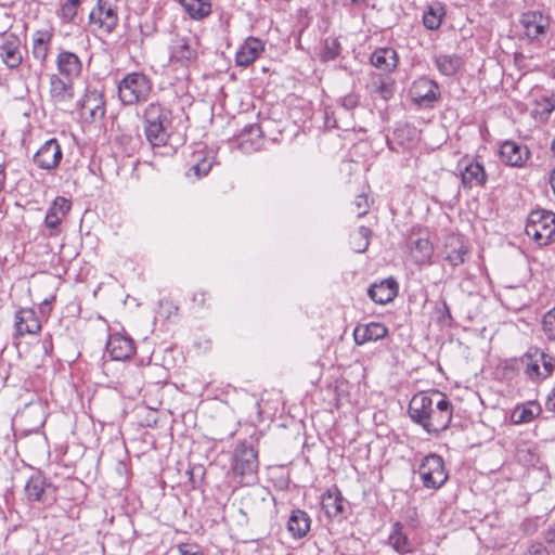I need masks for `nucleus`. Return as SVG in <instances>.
I'll list each match as a JSON object with an SVG mask.
<instances>
[{
	"mask_svg": "<svg viewBox=\"0 0 555 555\" xmlns=\"http://www.w3.org/2000/svg\"><path fill=\"white\" fill-rule=\"evenodd\" d=\"M438 70L444 76L455 75L462 66V59L456 54H440L435 57Z\"/></svg>",
	"mask_w": 555,
	"mask_h": 555,
	"instance_id": "obj_39",
	"label": "nucleus"
},
{
	"mask_svg": "<svg viewBox=\"0 0 555 555\" xmlns=\"http://www.w3.org/2000/svg\"><path fill=\"white\" fill-rule=\"evenodd\" d=\"M52 37V33L48 30H38L34 34L31 53L41 64H44L48 57Z\"/></svg>",
	"mask_w": 555,
	"mask_h": 555,
	"instance_id": "obj_33",
	"label": "nucleus"
},
{
	"mask_svg": "<svg viewBox=\"0 0 555 555\" xmlns=\"http://www.w3.org/2000/svg\"><path fill=\"white\" fill-rule=\"evenodd\" d=\"M49 92L56 103L70 101L74 96L73 79H67L61 75L52 74L50 76Z\"/></svg>",
	"mask_w": 555,
	"mask_h": 555,
	"instance_id": "obj_25",
	"label": "nucleus"
},
{
	"mask_svg": "<svg viewBox=\"0 0 555 555\" xmlns=\"http://www.w3.org/2000/svg\"><path fill=\"white\" fill-rule=\"evenodd\" d=\"M338 48H339V44L335 40H333L332 47L326 46V49H325L326 57H328V59L336 57L338 54Z\"/></svg>",
	"mask_w": 555,
	"mask_h": 555,
	"instance_id": "obj_50",
	"label": "nucleus"
},
{
	"mask_svg": "<svg viewBox=\"0 0 555 555\" xmlns=\"http://www.w3.org/2000/svg\"><path fill=\"white\" fill-rule=\"evenodd\" d=\"M179 3L192 20L201 21L211 13L210 0H179Z\"/></svg>",
	"mask_w": 555,
	"mask_h": 555,
	"instance_id": "obj_35",
	"label": "nucleus"
},
{
	"mask_svg": "<svg viewBox=\"0 0 555 555\" xmlns=\"http://www.w3.org/2000/svg\"><path fill=\"white\" fill-rule=\"evenodd\" d=\"M196 473H199L201 475L203 474V468L202 466H196V467H191L186 470V474L189 475V479L190 481L195 485V480H194V475Z\"/></svg>",
	"mask_w": 555,
	"mask_h": 555,
	"instance_id": "obj_53",
	"label": "nucleus"
},
{
	"mask_svg": "<svg viewBox=\"0 0 555 555\" xmlns=\"http://www.w3.org/2000/svg\"><path fill=\"white\" fill-rule=\"evenodd\" d=\"M38 411H41V408L40 405H30V406H27L24 411H23V415H30V414H34Z\"/></svg>",
	"mask_w": 555,
	"mask_h": 555,
	"instance_id": "obj_54",
	"label": "nucleus"
},
{
	"mask_svg": "<svg viewBox=\"0 0 555 555\" xmlns=\"http://www.w3.org/2000/svg\"><path fill=\"white\" fill-rule=\"evenodd\" d=\"M353 211L358 217H363L367 214L370 204H369V197L366 194L362 193L356 196L353 203Z\"/></svg>",
	"mask_w": 555,
	"mask_h": 555,
	"instance_id": "obj_44",
	"label": "nucleus"
},
{
	"mask_svg": "<svg viewBox=\"0 0 555 555\" xmlns=\"http://www.w3.org/2000/svg\"><path fill=\"white\" fill-rule=\"evenodd\" d=\"M359 102L360 98L354 92L348 93L340 99L341 106L348 111L356 108Z\"/></svg>",
	"mask_w": 555,
	"mask_h": 555,
	"instance_id": "obj_47",
	"label": "nucleus"
},
{
	"mask_svg": "<svg viewBox=\"0 0 555 555\" xmlns=\"http://www.w3.org/2000/svg\"><path fill=\"white\" fill-rule=\"evenodd\" d=\"M207 293L204 291H197L193 294L192 300L198 307H203L206 301Z\"/></svg>",
	"mask_w": 555,
	"mask_h": 555,
	"instance_id": "obj_49",
	"label": "nucleus"
},
{
	"mask_svg": "<svg viewBox=\"0 0 555 555\" xmlns=\"http://www.w3.org/2000/svg\"><path fill=\"white\" fill-rule=\"evenodd\" d=\"M80 5V0H66V2L61 8V17L65 22H72L78 11Z\"/></svg>",
	"mask_w": 555,
	"mask_h": 555,
	"instance_id": "obj_43",
	"label": "nucleus"
},
{
	"mask_svg": "<svg viewBox=\"0 0 555 555\" xmlns=\"http://www.w3.org/2000/svg\"><path fill=\"white\" fill-rule=\"evenodd\" d=\"M443 308H444V312H447L448 315H450V309H449L447 302H443Z\"/></svg>",
	"mask_w": 555,
	"mask_h": 555,
	"instance_id": "obj_57",
	"label": "nucleus"
},
{
	"mask_svg": "<svg viewBox=\"0 0 555 555\" xmlns=\"http://www.w3.org/2000/svg\"><path fill=\"white\" fill-rule=\"evenodd\" d=\"M372 232L369 228L361 225L357 232L351 236L352 248L357 253H363L367 249L370 244V236Z\"/></svg>",
	"mask_w": 555,
	"mask_h": 555,
	"instance_id": "obj_41",
	"label": "nucleus"
},
{
	"mask_svg": "<svg viewBox=\"0 0 555 555\" xmlns=\"http://www.w3.org/2000/svg\"><path fill=\"white\" fill-rule=\"evenodd\" d=\"M258 466V450L246 441L237 443L233 452L231 468L242 485H251L257 480Z\"/></svg>",
	"mask_w": 555,
	"mask_h": 555,
	"instance_id": "obj_3",
	"label": "nucleus"
},
{
	"mask_svg": "<svg viewBox=\"0 0 555 555\" xmlns=\"http://www.w3.org/2000/svg\"><path fill=\"white\" fill-rule=\"evenodd\" d=\"M461 178L464 188H483L487 183V173L483 166L477 160H468L461 170Z\"/></svg>",
	"mask_w": 555,
	"mask_h": 555,
	"instance_id": "obj_23",
	"label": "nucleus"
},
{
	"mask_svg": "<svg viewBox=\"0 0 555 555\" xmlns=\"http://www.w3.org/2000/svg\"><path fill=\"white\" fill-rule=\"evenodd\" d=\"M526 234L538 245L545 246L555 241V214L551 210H532L526 223Z\"/></svg>",
	"mask_w": 555,
	"mask_h": 555,
	"instance_id": "obj_4",
	"label": "nucleus"
},
{
	"mask_svg": "<svg viewBox=\"0 0 555 555\" xmlns=\"http://www.w3.org/2000/svg\"><path fill=\"white\" fill-rule=\"evenodd\" d=\"M103 93L96 89H88L80 104V114L91 121L100 120L105 115Z\"/></svg>",
	"mask_w": 555,
	"mask_h": 555,
	"instance_id": "obj_16",
	"label": "nucleus"
},
{
	"mask_svg": "<svg viewBox=\"0 0 555 555\" xmlns=\"http://www.w3.org/2000/svg\"><path fill=\"white\" fill-rule=\"evenodd\" d=\"M519 23L529 40H538L546 33L550 18L540 11H528L521 14Z\"/></svg>",
	"mask_w": 555,
	"mask_h": 555,
	"instance_id": "obj_14",
	"label": "nucleus"
},
{
	"mask_svg": "<svg viewBox=\"0 0 555 555\" xmlns=\"http://www.w3.org/2000/svg\"><path fill=\"white\" fill-rule=\"evenodd\" d=\"M72 204L65 197H56L50 206L46 218L44 225L49 231V236H57L61 233V222L70 210Z\"/></svg>",
	"mask_w": 555,
	"mask_h": 555,
	"instance_id": "obj_17",
	"label": "nucleus"
},
{
	"mask_svg": "<svg viewBox=\"0 0 555 555\" xmlns=\"http://www.w3.org/2000/svg\"><path fill=\"white\" fill-rule=\"evenodd\" d=\"M545 542L550 545H555V525H552L547 528L544 533Z\"/></svg>",
	"mask_w": 555,
	"mask_h": 555,
	"instance_id": "obj_51",
	"label": "nucleus"
},
{
	"mask_svg": "<svg viewBox=\"0 0 555 555\" xmlns=\"http://www.w3.org/2000/svg\"><path fill=\"white\" fill-rule=\"evenodd\" d=\"M552 150L555 152V137H554V140L552 142Z\"/></svg>",
	"mask_w": 555,
	"mask_h": 555,
	"instance_id": "obj_58",
	"label": "nucleus"
},
{
	"mask_svg": "<svg viewBox=\"0 0 555 555\" xmlns=\"http://www.w3.org/2000/svg\"><path fill=\"white\" fill-rule=\"evenodd\" d=\"M196 41L191 37L176 35L171 40L169 60L172 64L189 67L197 59Z\"/></svg>",
	"mask_w": 555,
	"mask_h": 555,
	"instance_id": "obj_10",
	"label": "nucleus"
},
{
	"mask_svg": "<svg viewBox=\"0 0 555 555\" xmlns=\"http://www.w3.org/2000/svg\"><path fill=\"white\" fill-rule=\"evenodd\" d=\"M398 294V283L389 278L380 283H374L367 289L369 297L376 304L385 305L393 300Z\"/></svg>",
	"mask_w": 555,
	"mask_h": 555,
	"instance_id": "obj_22",
	"label": "nucleus"
},
{
	"mask_svg": "<svg viewBox=\"0 0 555 555\" xmlns=\"http://www.w3.org/2000/svg\"><path fill=\"white\" fill-rule=\"evenodd\" d=\"M24 491L27 500L31 503L51 506L56 502L57 488L40 473L30 476Z\"/></svg>",
	"mask_w": 555,
	"mask_h": 555,
	"instance_id": "obj_7",
	"label": "nucleus"
},
{
	"mask_svg": "<svg viewBox=\"0 0 555 555\" xmlns=\"http://www.w3.org/2000/svg\"><path fill=\"white\" fill-rule=\"evenodd\" d=\"M433 392H418L414 395L409 403V415L411 420L424 427L426 415L431 409Z\"/></svg>",
	"mask_w": 555,
	"mask_h": 555,
	"instance_id": "obj_21",
	"label": "nucleus"
},
{
	"mask_svg": "<svg viewBox=\"0 0 555 555\" xmlns=\"http://www.w3.org/2000/svg\"><path fill=\"white\" fill-rule=\"evenodd\" d=\"M262 131L259 125L251 124L244 128L240 135V146L244 152L256 149L261 140Z\"/></svg>",
	"mask_w": 555,
	"mask_h": 555,
	"instance_id": "obj_38",
	"label": "nucleus"
},
{
	"mask_svg": "<svg viewBox=\"0 0 555 555\" xmlns=\"http://www.w3.org/2000/svg\"><path fill=\"white\" fill-rule=\"evenodd\" d=\"M372 92L388 101L395 94V82L390 78L384 79L379 77L376 81L372 82Z\"/></svg>",
	"mask_w": 555,
	"mask_h": 555,
	"instance_id": "obj_40",
	"label": "nucleus"
},
{
	"mask_svg": "<svg viewBox=\"0 0 555 555\" xmlns=\"http://www.w3.org/2000/svg\"><path fill=\"white\" fill-rule=\"evenodd\" d=\"M453 416V410L450 400L446 395L434 391L430 412L426 415L424 429L428 434H438L446 430Z\"/></svg>",
	"mask_w": 555,
	"mask_h": 555,
	"instance_id": "obj_5",
	"label": "nucleus"
},
{
	"mask_svg": "<svg viewBox=\"0 0 555 555\" xmlns=\"http://www.w3.org/2000/svg\"><path fill=\"white\" fill-rule=\"evenodd\" d=\"M446 15L442 3L434 2L429 4L423 14V24L429 30H436L440 27Z\"/></svg>",
	"mask_w": 555,
	"mask_h": 555,
	"instance_id": "obj_37",
	"label": "nucleus"
},
{
	"mask_svg": "<svg viewBox=\"0 0 555 555\" xmlns=\"http://www.w3.org/2000/svg\"><path fill=\"white\" fill-rule=\"evenodd\" d=\"M541 324L547 339L555 340V307L543 315Z\"/></svg>",
	"mask_w": 555,
	"mask_h": 555,
	"instance_id": "obj_42",
	"label": "nucleus"
},
{
	"mask_svg": "<svg viewBox=\"0 0 555 555\" xmlns=\"http://www.w3.org/2000/svg\"><path fill=\"white\" fill-rule=\"evenodd\" d=\"M418 475L423 486L428 489H439L448 480L444 462L437 454H429L422 460L418 466Z\"/></svg>",
	"mask_w": 555,
	"mask_h": 555,
	"instance_id": "obj_8",
	"label": "nucleus"
},
{
	"mask_svg": "<svg viewBox=\"0 0 555 555\" xmlns=\"http://www.w3.org/2000/svg\"><path fill=\"white\" fill-rule=\"evenodd\" d=\"M538 105L542 107L539 113L548 117L555 109V93L553 92L550 96H544L542 102H539Z\"/></svg>",
	"mask_w": 555,
	"mask_h": 555,
	"instance_id": "obj_45",
	"label": "nucleus"
},
{
	"mask_svg": "<svg viewBox=\"0 0 555 555\" xmlns=\"http://www.w3.org/2000/svg\"><path fill=\"white\" fill-rule=\"evenodd\" d=\"M529 155L530 152L527 146L514 141H505L500 147L502 162L511 167H522Z\"/></svg>",
	"mask_w": 555,
	"mask_h": 555,
	"instance_id": "obj_19",
	"label": "nucleus"
},
{
	"mask_svg": "<svg viewBox=\"0 0 555 555\" xmlns=\"http://www.w3.org/2000/svg\"><path fill=\"white\" fill-rule=\"evenodd\" d=\"M56 67L59 75L74 80L82 70V62L76 53L61 50L56 56Z\"/></svg>",
	"mask_w": 555,
	"mask_h": 555,
	"instance_id": "obj_20",
	"label": "nucleus"
},
{
	"mask_svg": "<svg viewBox=\"0 0 555 555\" xmlns=\"http://www.w3.org/2000/svg\"><path fill=\"white\" fill-rule=\"evenodd\" d=\"M144 135L153 147L167 145L172 127V111L158 101L149 103L142 111Z\"/></svg>",
	"mask_w": 555,
	"mask_h": 555,
	"instance_id": "obj_1",
	"label": "nucleus"
},
{
	"mask_svg": "<svg viewBox=\"0 0 555 555\" xmlns=\"http://www.w3.org/2000/svg\"><path fill=\"white\" fill-rule=\"evenodd\" d=\"M106 350L113 360L125 361L134 354V341L128 336L113 334L108 337Z\"/></svg>",
	"mask_w": 555,
	"mask_h": 555,
	"instance_id": "obj_18",
	"label": "nucleus"
},
{
	"mask_svg": "<svg viewBox=\"0 0 555 555\" xmlns=\"http://www.w3.org/2000/svg\"><path fill=\"white\" fill-rule=\"evenodd\" d=\"M325 125L327 127H333V128L337 127L336 120L335 119L332 120V117L330 116V112L327 109L325 111Z\"/></svg>",
	"mask_w": 555,
	"mask_h": 555,
	"instance_id": "obj_55",
	"label": "nucleus"
},
{
	"mask_svg": "<svg viewBox=\"0 0 555 555\" xmlns=\"http://www.w3.org/2000/svg\"><path fill=\"white\" fill-rule=\"evenodd\" d=\"M411 100L421 107H433L440 98L439 85L427 77L414 80L409 89Z\"/></svg>",
	"mask_w": 555,
	"mask_h": 555,
	"instance_id": "obj_9",
	"label": "nucleus"
},
{
	"mask_svg": "<svg viewBox=\"0 0 555 555\" xmlns=\"http://www.w3.org/2000/svg\"><path fill=\"white\" fill-rule=\"evenodd\" d=\"M311 518L302 509L292 511L288 521L287 530L295 539H301L307 535L310 530Z\"/></svg>",
	"mask_w": 555,
	"mask_h": 555,
	"instance_id": "obj_31",
	"label": "nucleus"
},
{
	"mask_svg": "<svg viewBox=\"0 0 555 555\" xmlns=\"http://www.w3.org/2000/svg\"><path fill=\"white\" fill-rule=\"evenodd\" d=\"M346 499L336 486L327 489L321 496V508L331 520L346 519Z\"/></svg>",
	"mask_w": 555,
	"mask_h": 555,
	"instance_id": "obj_12",
	"label": "nucleus"
},
{
	"mask_svg": "<svg viewBox=\"0 0 555 555\" xmlns=\"http://www.w3.org/2000/svg\"><path fill=\"white\" fill-rule=\"evenodd\" d=\"M388 334V328L379 322H371L365 325H358L353 331V338L357 345L367 341H376Z\"/></svg>",
	"mask_w": 555,
	"mask_h": 555,
	"instance_id": "obj_26",
	"label": "nucleus"
},
{
	"mask_svg": "<svg viewBox=\"0 0 555 555\" xmlns=\"http://www.w3.org/2000/svg\"><path fill=\"white\" fill-rule=\"evenodd\" d=\"M547 408H548V410H551V411H555V397H551V396H548V399H547Z\"/></svg>",
	"mask_w": 555,
	"mask_h": 555,
	"instance_id": "obj_56",
	"label": "nucleus"
},
{
	"mask_svg": "<svg viewBox=\"0 0 555 555\" xmlns=\"http://www.w3.org/2000/svg\"><path fill=\"white\" fill-rule=\"evenodd\" d=\"M212 167V159L204 152H195L191 156L190 168L186 172L188 177L194 176L201 179L208 175Z\"/></svg>",
	"mask_w": 555,
	"mask_h": 555,
	"instance_id": "obj_34",
	"label": "nucleus"
},
{
	"mask_svg": "<svg viewBox=\"0 0 555 555\" xmlns=\"http://www.w3.org/2000/svg\"><path fill=\"white\" fill-rule=\"evenodd\" d=\"M63 157L61 146L56 139H50L34 155V163L41 169L53 170Z\"/></svg>",
	"mask_w": 555,
	"mask_h": 555,
	"instance_id": "obj_15",
	"label": "nucleus"
},
{
	"mask_svg": "<svg viewBox=\"0 0 555 555\" xmlns=\"http://www.w3.org/2000/svg\"><path fill=\"white\" fill-rule=\"evenodd\" d=\"M524 555H550V551L542 542L532 541L529 543Z\"/></svg>",
	"mask_w": 555,
	"mask_h": 555,
	"instance_id": "obj_46",
	"label": "nucleus"
},
{
	"mask_svg": "<svg viewBox=\"0 0 555 555\" xmlns=\"http://www.w3.org/2000/svg\"><path fill=\"white\" fill-rule=\"evenodd\" d=\"M388 542L389 545L401 555L409 554L413 551V544L403 531V525L399 521L392 525Z\"/></svg>",
	"mask_w": 555,
	"mask_h": 555,
	"instance_id": "obj_32",
	"label": "nucleus"
},
{
	"mask_svg": "<svg viewBox=\"0 0 555 555\" xmlns=\"http://www.w3.org/2000/svg\"><path fill=\"white\" fill-rule=\"evenodd\" d=\"M540 413L541 406L530 401L526 404L517 405L511 414V420L514 424H525L532 422Z\"/></svg>",
	"mask_w": 555,
	"mask_h": 555,
	"instance_id": "obj_36",
	"label": "nucleus"
},
{
	"mask_svg": "<svg viewBox=\"0 0 555 555\" xmlns=\"http://www.w3.org/2000/svg\"><path fill=\"white\" fill-rule=\"evenodd\" d=\"M550 396H551V397H555V386L553 387L552 392H551V395H550Z\"/></svg>",
	"mask_w": 555,
	"mask_h": 555,
	"instance_id": "obj_59",
	"label": "nucleus"
},
{
	"mask_svg": "<svg viewBox=\"0 0 555 555\" xmlns=\"http://www.w3.org/2000/svg\"><path fill=\"white\" fill-rule=\"evenodd\" d=\"M40 328V321L33 309H21L15 313V330L18 336L37 334Z\"/></svg>",
	"mask_w": 555,
	"mask_h": 555,
	"instance_id": "obj_28",
	"label": "nucleus"
},
{
	"mask_svg": "<svg viewBox=\"0 0 555 555\" xmlns=\"http://www.w3.org/2000/svg\"><path fill=\"white\" fill-rule=\"evenodd\" d=\"M446 260L453 267L465 262L468 256V247L459 236L448 237L444 245Z\"/></svg>",
	"mask_w": 555,
	"mask_h": 555,
	"instance_id": "obj_30",
	"label": "nucleus"
},
{
	"mask_svg": "<svg viewBox=\"0 0 555 555\" xmlns=\"http://www.w3.org/2000/svg\"><path fill=\"white\" fill-rule=\"evenodd\" d=\"M90 23L105 34H111L118 24L116 9L106 0H99L89 15Z\"/></svg>",
	"mask_w": 555,
	"mask_h": 555,
	"instance_id": "obj_13",
	"label": "nucleus"
},
{
	"mask_svg": "<svg viewBox=\"0 0 555 555\" xmlns=\"http://www.w3.org/2000/svg\"><path fill=\"white\" fill-rule=\"evenodd\" d=\"M117 89L118 98L124 105H137L147 101L153 90V82L147 75L133 72L118 82Z\"/></svg>",
	"mask_w": 555,
	"mask_h": 555,
	"instance_id": "obj_2",
	"label": "nucleus"
},
{
	"mask_svg": "<svg viewBox=\"0 0 555 555\" xmlns=\"http://www.w3.org/2000/svg\"><path fill=\"white\" fill-rule=\"evenodd\" d=\"M178 548L180 555H205L199 546L195 544L182 543Z\"/></svg>",
	"mask_w": 555,
	"mask_h": 555,
	"instance_id": "obj_48",
	"label": "nucleus"
},
{
	"mask_svg": "<svg viewBox=\"0 0 555 555\" xmlns=\"http://www.w3.org/2000/svg\"><path fill=\"white\" fill-rule=\"evenodd\" d=\"M263 42L256 37H248L241 46L235 55V62L238 66H248L255 62L263 52Z\"/></svg>",
	"mask_w": 555,
	"mask_h": 555,
	"instance_id": "obj_24",
	"label": "nucleus"
},
{
	"mask_svg": "<svg viewBox=\"0 0 555 555\" xmlns=\"http://www.w3.org/2000/svg\"><path fill=\"white\" fill-rule=\"evenodd\" d=\"M371 64L385 73H392L398 67L399 57L392 48H377L370 57Z\"/></svg>",
	"mask_w": 555,
	"mask_h": 555,
	"instance_id": "obj_27",
	"label": "nucleus"
},
{
	"mask_svg": "<svg viewBox=\"0 0 555 555\" xmlns=\"http://www.w3.org/2000/svg\"><path fill=\"white\" fill-rule=\"evenodd\" d=\"M409 246L410 257L415 264L424 266L431 262L434 247L427 237L411 238Z\"/></svg>",
	"mask_w": 555,
	"mask_h": 555,
	"instance_id": "obj_29",
	"label": "nucleus"
},
{
	"mask_svg": "<svg viewBox=\"0 0 555 555\" xmlns=\"http://www.w3.org/2000/svg\"><path fill=\"white\" fill-rule=\"evenodd\" d=\"M526 364L525 373L531 379H545L555 370V358L540 348H530L522 357Z\"/></svg>",
	"mask_w": 555,
	"mask_h": 555,
	"instance_id": "obj_6",
	"label": "nucleus"
},
{
	"mask_svg": "<svg viewBox=\"0 0 555 555\" xmlns=\"http://www.w3.org/2000/svg\"><path fill=\"white\" fill-rule=\"evenodd\" d=\"M0 60L10 69H16L21 66L23 49L17 35L4 33L0 36Z\"/></svg>",
	"mask_w": 555,
	"mask_h": 555,
	"instance_id": "obj_11",
	"label": "nucleus"
},
{
	"mask_svg": "<svg viewBox=\"0 0 555 555\" xmlns=\"http://www.w3.org/2000/svg\"><path fill=\"white\" fill-rule=\"evenodd\" d=\"M410 515L408 516L406 520L410 524L411 527L415 528L417 527V513L415 508L409 509Z\"/></svg>",
	"mask_w": 555,
	"mask_h": 555,
	"instance_id": "obj_52",
	"label": "nucleus"
}]
</instances>
